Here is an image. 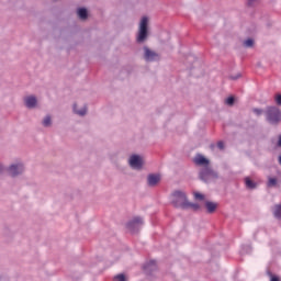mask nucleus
<instances>
[{
    "label": "nucleus",
    "mask_w": 281,
    "mask_h": 281,
    "mask_svg": "<svg viewBox=\"0 0 281 281\" xmlns=\"http://www.w3.org/2000/svg\"><path fill=\"white\" fill-rule=\"evenodd\" d=\"M266 122L272 126H278L281 122V110L276 105H269L265 110Z\"/></svg>",
    "instance_id": "nucleus-1"
},
{
    "label": "nucleus",
    "mask_w": 281,
    "mask_h": 281,
    "mask_svg": "<svg viewBox=\"0 0 281 281\" xmlns=\"http://www.w3.org/2000/svg\"><path fill=\"white\" fill-rule=\"evenodd\" d=\"M172 196H175L172 200L173 207H180V210H188V207H190V202H188V195H186V192L175 191Z\"/></svg>",
    "instance_id": "nucleus-2"
},
{
    "label": "nucleus",
    "mask_w": 281,
    "mask_h": 281,
    "mask_svg": "<svg viewBox=\"0 0 281 281\" xmlns=\"http://www.w3.org/2000/svg\"><path fill=\"white\" fill-rule=\"evenodd\" d=\"M148 38V18L143 16L139 23L138 33L136 36L137 43H144Z\"/></svg>",
    "instance_id": "nucleus-3"
},
{
    "label": "nucleus",
    "mask_w": 281,
    "mask_h": 281,
    "mask_svg": "<svg viewBox=\"0 0 281 281\" xmlns=\"http://www.w3.org/2000/svg\"><path fill=\"white\" fill-rule=\"evenodd\" d=\"M199 179L201 181H204V183H207L210 179H218V172L214 171V169H212L210 165H207L206 167L200 169Z\"/></svg>",
    "instance_id": "nucleus-4"
},
{
    "label": "nucleus",
    "mask_w": 281,
    "mask_h": 281,
    "mask_svg": "<svg viewBox=\"0 0 281 281\" xmlns=\"http://www.w3.org/2000/svg\"><path fill=\"white\" fill-rule=\"evenodd\" d=\"M128 164L134 170H142L144 167V160L142 159V156L137 154H134L130 157Z\"/></svg>",
    "instance_id": "nucleus-5"
},
{
    "label": "nucleus",
    "mask_w": 281,
    "mask_h": 281,
    "mask_svg": "<svg viewBox=\"0 0 281 281\" xmlns=\"http://www.w3.org/2000/svg\"><path fill=\"white\" fill-rule=\"evenodd\" d=\"M144 223V220L140 216L134 217L132 221L126 223V228L132 233L138 232L139 225Z\"/></svg>",
    "instance_id": "nucleus-6"
},
{
    "label": "nucleus",
    "mask_w": 281,
    "mask_h": 281,
    "mask_svg": "<svg viewBox=\"0 0 281 281\" xmlns=\"http://www.w3.org/2000/svg\"><path fill=\"white\" fill-rule=\"evenodd\" d=\"M7 170L10 176L19 177V175H23L25 167L23 166V164L19 162V164L11 165Z\"/></svg>",
    "instance_id": "nucleus-7"
},
{
    "label": "nucleus",
    "mask_w": 281,
    "mask_h": 281,
    "mask_svg": "<svg viewBox=\"0 0 281 281\" xmlns=\"http://www.w3.org/2000/svg\"><path fill=\"white\" fill-rule=\"evenodd\" d=\"M144 52H145L144 59L147 63H155V60H159V54L148 48V46L144 47Z\"/></svg>",
    "instance_id": "nucleus-8"
},
{
    "label": "nucleus",
    "mask_w": 281,
    "mask_h": 281,
    "mask_svg": "<svg viewBox=\"0 0 281 281\" xmlns=\"http://www.w3.org/2000/svg\"><path fill=\"white\" fill-rule=\"evenodd\" d=\"M161 181V176L159 173H149L147 176V186L149 188H155Z\"/></svg>",
    "instance_id": "nucleus-9"
},
{
    "label": "nucleus",
    "mask_w": 281,
    "mask_h": 281,
    "mask_svg": "<svg viewBox=\"0 0 281 281\" xmlns=\"http://www.w3.org/2000/svg\"><path fill=\"white\" fill-rule=\"evenodd\" d=\"M193 164H195V166H204L205 168L210 166V159L205 158V156L201 154H196L195 157L193 158Z\"/></svg>",
    "instance_id": "nucleus-10"
},
{
    "label": "nucleus",
    "mask_w": 281,
    "mask_h": 281,
    "mask_svg": "<svg viewBox=\"0 0 281 281\" xmlns=\"http://www.w3.org/2000/svg\"><path fill=\"white\" fill-rule=\"evenodd\" d=\"M24 102L27 109H35L36 104H38V100L34 95L26 97Z\"/></svg>",
    "instance_id": "nucleus-11"
},
{
    "label": "nucleus",
    "mask_w": 281,
    "mask_h": 281,
    "mask_svg": "<svg viewBox=\"0 0 281 281\" xmlns=\"http://www.w3.org/2000/svg\"><path fill=\"white\" fill-rule=\"evenodd\" d=\"M207 214H214L216 210L218 209V204L216 202L206 201L204 204Z\"/></svg>",
    "instance_id": "nucleus-12"
},
{
    "label": "nucleus",
    "mask_w": 281,
    "mask_h": 281,
    "mask_svg": "<svg viewBox=\"0 0 281 281\" xmlns=\"http://www.w3.org/2000/svg\"><path fill=\"white\" fill-rule=\"evenodd\" d=\"M244 183L247 190H256V188H258V183H256V181L251 180L249 177L244 178Z\"/></svg>",
    "instance_id": "nucleus-13"
},
{
    "label": "nucleus",
    "mask_w": 281,
    "mask_h": 281,
    "mask_svg": "<svg viewBox=\"0 0 281 281\" xmlns=\"http://www.w3.org/2000/svg\"><path fill=\"white\" fill-rule=\"evenodd\" d=\"M77 14L79 19H81V21H86V19H89V11L87 10V8H79L77 10Z\"/></svg>",
    "instance_id": "nucleus-14"
},
{
    "label": "nucleus",
    "mask_w": 281,
    "mask_h": 281,
    "mask_svg": "<svg viewBox=\"0 0 281 281\" xmlns=\"http://www.w3.org/2000/svg\"><path fill=\"white\" fill-rule=\"evenodd\" d=\"M157 267L155 260H150L149 262L143 266L144 271H153Z\"/></svg>",
    "instance_id": "nucleus-15"
},
{
    "label": "nucleus",
    "mask_w": 281,
    "mask_h": 281,
    "mask_svg": "<svg viewBox=\"0 0 281 281\" xmlns=\"http://www.w3.org/2000/svg\"><path fill=\"white\" fill-rule=\"evenodd\" d=\"M42 124L45 128H49V126H52V116L47 115L44 117Z\"/></svg>",
    "instance_id": "nucleus-16"
},
{
    "label": "nucleus",
    "mask_w": 281,
    "mask_h": 281,
    "mask_svg": "<svg viewBox=\"0 0 281 281\" xmlns=\"http://www.w3.org/2000/svg\"><path fill=\"white\" fill-rule=\"evenodd\" d=\"M273 215L274 218H281V204L274 205Z\"/></svg>",
    "instance_id": "nucleus-17"
},
{
    "label": "nucleus",
    "mask_w": 281,
    "mask_h": 281,
    "mask_svg": "<svg viewBox=\"0 0 281 281\" xmlns=\"http://www.w3.org/2000/svg\"><path fill=\"white\" fill-rule=\"evenodd\" d=\"M225 102L227 106H234V104L236 103V98L234 95H231L226 98Z\"/></svg>",
    "instance_id": "nucleus-18"
},
{
    "label": "nucleus",
    "mask_w": 281,
    "mask_h": 281,
    "mask_svg": "<svg viewBox=\"0 0 281 281\" xmlns=\"http://www.w3.org/2000/svg\"><path fill=\"white\" fill-rule=\"evenodd\" d=\"M278 186V178H269L268 188H276Z\"/></svg>",
    "instance_id": "nucleus-19"
},
{
    "label": "nucleus",
    "mask_w": 281,
    "mask_h": 281,
    "mask_svg": "<svg viewBox=\"0 0 281 281\" xmlns=\"http://www.w3.org/2000/svg\"><path fill=\"white\" fill-rule=\"evenodd\" d=\"M74 111H75V113H77V115H81V117L87 115V108H82L81 110L77 111L76 104H74Z\"/></svg>",
    "instance_id": "nucleus-20"
},
{
    "label": "nucleus",
    "mask_w": 281,
    "mask_h": 281,
    "mask_svg": "<svg viewBox=\"0 0 281 281\" xmlns=\"http://www.w3.org/2000/svg\"><path fill=\"white\" fill-rule=\"evenodd\" d=\"M194 199H195L196 201H205V195L202 194V193H200V192H195V193H194Z\"/></svg>",
    "instance_id": "nucleus-21"
},
{
    "label": "nucleus",
    "mask_w": 281,
    "mask_h": 281,
    "mask_svg": "<svg viewBox=\"0 0 281 281\" xmlns=\"http://www.w3.org/2000/svg\"><path fill=\"white\" fill-rule=\"evenodd\" d=\"M252 113H255V115H257L258 117H260V115H262V113H265V110L259 109V108H254V109H252Z\"/></svg>",
    "instance_id": "nucleus-22"
},
{
    "label": "nucleus",
    "mask_w": 281,
    "mask_h": 281,
    "mask_svg": "<svg viewBox=\"0 0 281 281\" xmlns=\"http://www.w3.org/2000/svg\"><path fill=\"white\" fill-rule=\"evenodd\" d=\"M113 281H126V276H124L123 273L117 274L114 277Z\"/></svg>",
    "instance_id": "nucleus-23"
},
{
    "label": "nucleus",
    "mask_w": 281,
    "mask_h": 281,
    "mask_svg": "<svg viewBox=\"0 0 281 281\" xmlns=\"http://www.w3.org/2000/svg\"><path fill=\"white\" fill-rule=\"evenodd\" d=\"M274 102L278 104V106H281V93H277L274 95Z\"/></svg>",
    "instance_id": "nucleus-24"
},
{
    "label": "nucleus",
    "mask_w": 281,
    "mask_h": 281,
    "mask_svg": "<svg viewBox=\"0 0 281 281\" xmlns=\"http://www.w3.org/2000/svg\"><path fill=\"white\" fill-rule=\"evenodd\" d=\"M268 276H270V281H280V277L272 274L271 271L268 272Z\"/></svg>",
    "instance_id": "nucleus-25"
},
{
    "label": "nucleus",
    "mask_w": 281,
    "mask_h": 281,
    "mask_svg": "<svg viewBox=\"0 0 281 281\" xmlns=\"http://www.w3.org/2000/svg\"><path fill=\"white\" fill-rule=\"evenodd\" d=\"M256 3H258V0H247V5H248V8H254V7H256Z\"/></svg>",
    "instance_id": "nucleus-26"
},
{
    "label": "nucleus",
    "mask_w": 281,
    "mask_h": 281,
    "mask_svg": "<svg viewBox=\"0 0 281 281\" xmlns=\"http://www.w3.org/2000/svg\"><path fill=\"white\" fill-rule=\"evenodd\" d=\"M245 46L246 47H254V40L252 38H248L245 41Z\"/></svg>",
    "instance_id": "nucleus-27"
},
{
    "label": "nucleus",
    "mask_w": 281,
    "mask_h": 281,
    "mask_svg": "<svg viewBox=\"0 0 281 281\" xmlns=\"http://www.w3.org/2000/svg\"><path fill=\"white\" fill-rule=\"evenodd\" d=\"M189 207H192L195 212H196L198 210H201V206H200L199 204H196V203H190V202H189Z\"/></svg>",
    "instance_id": "nucleus-28"
},
{
    "label": "nucleus",
    "mask_w": 281,
    "mask_h": 281,
    "mask_svg": "<svg viewBox=\"0 0 281 281\" xmlns=\"http://www.w3.org/2000/svg\"><path fill=\"white\" fill-rule=\"evenodd\" d=\"M217 148H218L220 150H225V143H224L223 140H218V142H217Z\"/></svg>",
    "instance_id": "nucleus-29"
},
{
    "label": "nucleus",
    "mask_w": 281,
    "mask_h": 281,
    "mask_svg": "<svg viewBox=\"0 0 281 281\" xmlns=\"http://www.w3.org/2000/svg\"><path fill=\"white\" fill-rule=\"evenodd\" d=\"M243 75L237 74L235 76H231V80H238V78H240Z\"/></svg>",
    "instance_id": "nucleus-30"
},
{
    "label": "nucleus",
    "mask_w": 281,
    "mask_h": 281,
    "mask_svg": "<svg viewBox=\"0 0 281 281\" xmlns=\"http://www.w3.org/2000/svg\"><path fill=\"white\" fill-rule=\"evenodd\" d=\"M3 170H5V167H3V165L0 164V175L3 172Z\"/></svg>",
    "instance_id": "nucleus-31"
},
{
    "label": "nucleus",
    "mask_w": 281,
    "mask_h": 281,
    "mask_svg": "<svg viewBox=\"0 0 281 281\" xmlns=\"http://www.w3.org/2000/svg\"><path fill=\"white\" fill-rule=\"evenodd\" d=\"M279 164H280V166H281V155L279 156Z\"/></svg>",
    "instance_id": "nucleus-32"
}]
</instances>
